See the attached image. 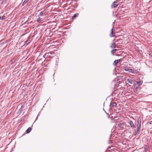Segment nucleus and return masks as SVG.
<instances>
[{
	"mask_svg": "<svg viewBox=\"0 0 152 152\" xmlns=\"http://www.w3.org/2000/svg\"><path fill=\"white\" fill-rule=\"evenodd\" d=\"M124 70L126 72H131L132 73H134V69H129L127 67H125L124 68Z\"/></svg>",
	"mask_w": 152,
	"mask_h": 152,
	"instance_id": "obj_1",
	"label": "nucleus"
},
{
	"mask_svg": "<svg viewBox=\"0 0 152 152\" xmlns=\"http://www.w3.org/2000/svg\"><path fill=\"white\" fill-rule=\"evenodd\" d=\"M9 41L8 40H4L2 39L0 41V45H3L7 43Z\"/></svg>",
	"mask_w": 152,
	"mask_h": 152,
	"instance_id": "obj_2",
	"label": "nucleus"
},
{
	"mask_svg": "<svg viewBox=\"0 0 152 152\" xmlns=\"http://www.w3.org/2000/svg\"><path fill=\"white\" fill-rule=\"evenodd\" d=\"M117 105V103L115 102H111L110 104V107H115Z\"/></svg>",
	"mask_w": 152,
	"mask_h": 152,
	"instance_id": "obj_3",
	"label": "nucleus"
},
{
	"mask_svg": "<svg viewBox=\"0 0 152 152\" xmlns=\"http://www.w3.org/2000/svg\"><path fill=\"white\" fill-rule=\"evenodd\" d=\"M140 123H141V122H140V123L139 125H138L137 130L136 131H135V134H136V135L138 134V132L140 129V126H141Z\"/></svg>",
	"mask_w": 152,
	"mask_h": 152,
	"instance_id": "obj_4",
	"label": "nucleus"
},
{
	"mask_svg": "<svg viewBox=\"0 0 152 152\" xmlns=\"http://www.w3.org/2000/svg\"><path fill=\"white\" fill-rule=\"evenodd\" d=\"M121 60V59L118 60H115L113 63V65L114 66L117 65V64L120 62Z\"/></svg>",
	"mask_w": 152,
	"mask_h": 152,
	"instance_id": "obj_5",
	"label": "nucleus"
},
{
	"mask_svg": "<svg viewBox=\"0 0 152 152\" xmlns=\"http://www.w3.org/2000/svg\"><path fill=\"white\" fill-rule=\"evenodd\" d=\"M116 3H117V2H116L115 1H114L112 3V5H111L112 8H115V7H117L118 5V4H116Z\"/></svg>",
	"mask_w": 152,
	"mask_h": 152,
	"instance_id": "obj_6",
	"label": "nucleus"
},
{
	"mask_svg": "<svg viewBox=\"0 0 152 152\" xmlns=\"http://www.w3.org/2000/svg\"><path fill=\"white\" fill-rule=\"evenodd\" d=\"M24 106L23 105H22L21 107L19 109V110L17 111V114L19 113L23 110V109L24 107Z\"/></svg>",
	"mask_w": 152,
	"mask_h": 152,
	"instance_id": "obj_7",
	"label": "nucleus"
},
{
	"mask_svg": "<svg viewBox=\"0 0 152 152\" xmlns=\"http://www.w3.org/2000/svg\"><path fill=\"white\" fill-rule=\"evenodd\" d=\"M128 124L130 125V126L132 127H134L135 126L134 125L132 121H129L128 122Z\"/></svg>",
	"mask_w": 152,
	"mask_h": 152,
	"instance_id": "obj_8",
	"label": "nucleus"
},
{
	"mask_svg": "<svg viewBox=\"0 0 152 152\" xmlns=\"http://www.w3.org/2000/svg\"><path fill=\"white\" fill-rule=\"evenodd\" d=\"M116 45H116L115 42L112 43L111 45L110 46V48H116Z\"/></svg>",
	"mask_w": 152,
	"mask_h": 152,
	"instance_id": "obj_9",
	"label": "nucleus"
},
{
	"mask_svg": "<svg viewBox=\"0 0 152 152\" xmlns=\"http://www.w3.org/2000/svg\"><path fill=\"white\" fill-rule=\"evenodd\" d=\"M32 129V128L31 127H29L26 131V133H29L31 131Z\"/></svg>",
	"mask_w": 152,
	"mask_h": 152,
	"instance_id": "obj_10",
	"label": "nucleus"
},
{
	"mask_svg": "<svg viewBox=\"0 0 152 152\" xmlns=\"http://www.w3.org/2000/svg\"><path fill=\"white\" fill-rule=\"evenodd\" d=\"M115 42L116 43V45H118V44L121 43L122 42L121 40L119 39L115 41Z\"/></svg>",
	"mask_w": 152,
	"mask_h": 152,
	"instance_id": "obj_11",
	"label": "nucleus"
},
{
	"mask_svg": "<svg viewBox=\"0 0 152 152\" xmlns=\"http://www.w3.org/2000/svg\"><path fill=\"white\" fill-rule=\"evenodd\" d=\"M138 86H137L136 85H135L134 87V91L135 92H137V88L138 87Z\"/></svg>",
	"mask_w": 152,
	"mask_h": 152,
	"instance_id": "obj_12",
	"label": "nucleus"
},
{
	"mask_svg": "<svg viewBox=\"0 0 152 152\" xmlns=\"http://www.w3.org/2000/svg\"><path fill=\"white\" fill-rule=\"evenodd\" d=\"M118 125L119 127L121 128H124V124L123 123H119Z\"/></svg>",
	"mask_w": 152,
	"mask_h": 152,
	"instance_id": "obj_13",
	"label": "nucleus"
},
{
	"mask_svg": "<svg viewBox=\"0 0 152 152\" xmlns=\"http://www.w3.org/2000/svg\"><path fill=\"white\" fill-rule=\"evenodd\" d=\"M79 15V13H76L74 14L73 15L72 17V19H74L76 17L78 16Z\"/></svg>",
	"mask_w": 152,
	"mask_h": 152,
	"instance_id": "obj_14",
	"label": "nucleus"
},
{
	"mask_svg": "<svg viewBox=\"0 0 152 152\" xmlns=\"http://www.w3.org/2000/svg\"><path fill=\"white\" fill-rule=\"evenodd\" d=\"M118 50L116 49H113L111 51V53L113 55H114V53L117 50Z\"/></svg>",
	"mask_w": 152,
	"mask_h": 152,
	"instance_id": "obj_15",
	"label": "nucleus"
},
{
	"mask_svg": "<svg viewBox=\"0 0 152 152\" xmlns=\"http://www.w3.org/2000/svg\"><path fill=\"white\" fill-rule=\"evenodd\" d=\"M127 81L129 83L131 84H132L133 80L131 79L130 78H128L127 79Z\"/></svg>",
	"mask_w": 152,
	"mask_h": 152,
	"instance_id": "obj_16",
	"label": "nucleus"
},
{
	"mask_svg": "<svg viewBox=\"0 0 152 152\" xmlns=\"http://www.w3.org/2000/svg\"><path fill=\"white\" fill-rule=\"evenodd\" d=\"M29 0H25L22 3V6H23L25 4H26L28 1Z\"/></svg>",
	"mask_w": 152,
	"mask_h": 152,
	"instance_id": "obj_17",
	"label": "nucleus"
},
{
	"mask_svg": "<svg viewBox=\"0 0 152 152\" xmlns=\"http://www.w3.org/2000/svg\"><path fill=\"white\" fill-rule=\"evenodd\" d=\"M6 18V17L5 16L3 15L2 17H0V20H4Z\"/></svg>",
	"mask_w": 152,
	"mask_h": 152,
	"instance_id": "obj_18",
	"label": "nucleus"
},
{
	"mask_svg": "<svg viewBox=\"0 0 152 152\" xmlns=\"http://www.w3.org/2000/svg\"><path fill=\"white\" fill-rule=\"evenodd\" d=\"M114 33L113 32V31H111V33L110 34V36L112 37H113L114 36V35H113Z\"/></svg>",
	"mask_w": 152,
	"mask_h": 152,
	"instance_id": "obj_19",
	"label": "nucleus"
},
{
	"mask_svg": "<svg viewBox=\"0 0 152 152\" xmlns=\"http://www.w3.org/2000/svg\"><path fill=\"white\" fill-rule=\"evenodd\" d=\"M7 0H3L1 2V4H4L6 3Z\"/></svg>",
	"mask_w": 152,
	"mask_h": 152,
	"instance_id": "obj_20",
	"label": "nucleus"
},
{
	"mask_svg": "<svg viewBox=\"0 0 152 152\" xmlns=\"http://www.w3.org/2000/svg\"><path fill=\"white\" fill-rule=\"evenodd\" d=\"M43 12L41 11L39 14V16H42L43 15Z\"/></svg>",
	"mask_w": 152,
	"mask_h": 152,
	"instance_id": "obj_21",
	"label": "nucleus"
},
{
	"mask_svg": "<svg viewBox=\"0 0 152 152\" xmlns=\"http://www.w3.org/2000/svg\"><path fill=\"white\" fill-rule=\"evenodd\" d=\"M41 18L40 17H39L37 19V22H39V21H40V20H41Z\"/></svg>",
	"mask_w": 152,
	"mask_h": 152,
	"instance_id": "obj_22",
	"label": "nucleus"
},
{
	"mask_svg": "<svg viewBox=\"0 0 152 152\" xmlns=\"http://www.w3.org/2000/svg\"><path fill=\"white\" fill-rule=\"evenodd\" d=\"M141 82L140 81H138L137 82V85H136L137 86H138V87L140 85Z\"/></svg>",
	"mask_w": 152,
	"mask_h": 152,
	"instance_id": "obj_23",
	"label": "nucleus"
},
{
	"mask_svg": "<svg viewBox=\"0 0 152 152\" xmlns=\"http://www.w3.org/2000/svg\"><path fill=\"white\" fill-rule=\"evenodd\" d=\"M30 42V41L29 40H27L26 42V43H27V45Z\"/></svg>",
	"mask_w": 152,
	"mask_h": 152,
	"instance_id": "obj_24",
	"label": "nucleus"
},
{
	"mask_svg": "<svg viewBox=\"0 0 152 152\" xmlns=\"http://www.w3.org/2000/svg\"><path fill=\"white\" fill-rule=\"evenodd\" d=\"M25 118V117H22L21 118V120L20 121V122H21V121H22L24 119V118Z\"/></svg>",
	"mask_w": 152,
	"mask_h": 152,
	"instance_id": "obj_25",
	"label": "nucleus"
},
{
	"mask_svg": "<svg viewBox=\"0 0 152 152\" xmlns=\"http://www.w3.org/2000/svg\"><path fill=\"white\" fill-rule=\"evenodd\" d=\"M149 56L151 57H152V53H151V52H150V53H149Z\"/></svg>",
	"mask_w": 152,
	"mask_h": 152,
	"instance_id": "obj_26",
	"label": "nucleus"
},
{
	"mask_svg": "<svg viewBox=\"0 0 152 152\" xmlns=\"http://www.w3.org/2000/svg\"><path fill=\"white\" fill-rule=\"evenodd\" d=\"M46 56V54H45L43 55V57L44 58H45Z\"/></svg>",
	"mask_w": 152,
	"mask_h": 152,
	"instance_id": "obj_27",
	"label": "nucleus"
},
{
	"mask_svg": "<svg viewBox=\"0 0 152 152\" xmlns=\"http://www.w3.org/2000/svg\"><path fill=\"white\" fill-rule=\"evenodd\" d=\"M110 31H113V28L111 29Z\"/></svg>",
	"mask_w": 152,
	"mask_h": 152,
	"instance_id": "obj_28",
	"label": "nucleus"
},
{
	"mask_svg": "<svg viewBox=\"0 0 152 152\" xmlns=\"http://www.w3.org/2000/svg\"><path fill=\"white\" fill-rule=\"evenodd\" d=\"M38 118V115H37L36 118V120H35V121H36V120H37V119Z\"/></svg>",
	"mask_w": 152,
	"mask_h": 152,
	"instance_id": "obj_29",
	"label": "nucleus"
},
{
	"mask_svg": "<svg viewBox=\"0 0 152 152\" xmlns=\"http://www.w3.org/2000/svg\"><path fill=\"white\" fill-rule=\"evenodd\" d=\"M103 110L104 111V112H105V113L107 114V113H106V112L105 111V110L103 109Z\"/></svg>",
	"mask_w": 152,
	"mask_h": 152,
	"instance_id": "obj_30",
	"label": "nucleus"
},
{
	"mask_svg": "<svg viewBox=\"0 0 152 152\" xmlns=\"http://www.w3.org/2000/svg\"><path fill=\"white\" fill-rule=\"evenodd\" d=\"M151 122H150V123H150V124H151Z\"/></svg>",
	"mask_w": 152,
	"mask_h": 152,
	"instance_id": "obj_31",
	"label": "nucleus"
},
{
	"mask_svg": "<svg viewBox=\"0 0 152 152\" xmlns=\"http://www.w3.org/2000/svg\"><path fill=\"white\" fill-rule=\"evenodd\" d=\"M39 115V114H38V115H38V116Z\"/></svg>",
	"mask_w": 152,
	"mask_h": 152,
	"instance_id": "obj_32",
	"label": "nucleus"
},
{
	"mask_svg": "<svg viewBox=\"0 0 152 152\" xmlns=\"http://www.w3.org/2000/svg\"><path fill=\"white\" fill-rule=\"evenodd\" d=\"M76 0H73V1H75Z\"/></svg>",
	"mask_w": 152,
	"mask_h": 152,
	"instance_id": "obj_33",
	"label": "nucleus"
},
{
	"mask_svg": "<svg viewBox=\"0 0 152 152\" xmlns=\"http://www.w3.org/2000/svg\"><path fill=\"white\" fill-rule=\"evenodd\" d=\"M145 152H146V151H145Z\"/></svg>",
	"mask_w": 152,
	"mask_h": 152,
	"instance_id": "obj_34",
	"label": "nucleus"
}]
</instances>
